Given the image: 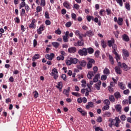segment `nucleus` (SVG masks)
Masks as SVG:
<instances>
[{
	"label": "nucleus",
	"instance_id": "obj_1",
	"mask_svg": "<svg viewBox=\"0 0 131 131\" xmlns=\"http://www.w3.org/2000/svg\"><path fill=\"white\" fill-rule=\"evenodd\" d=\"M78 63L79 64L77 65V68L79 70H82V67H85L86 66V61L85 60L79 61Z\"/></svg>",
	"mask_w": 131,
	"mask_h": 131
},
{
	"label": "nucleus",
	"instance_id": "obj_2",
	"mask_svg": "<svg viewBox=\"0 0 131 131\" xmlns=\"http://www.w3.org/2000/svg\"><path fill=\"white\" fill-rule=\"evenodd\" d=\"M87 60L88 61V63H86L87 69H91V68H93V64L96 63V61H95V59L91 58H88Z\"/></svg>",
	"mask_w": 131,
	"mask_h": 131
},
{
	"label": "nucleus",
	"instance_id": "obj_3",
	"mask_svg": "<svg viewBox=\"0 0 131 131\" xmlns=\"http://www.w3.org/2000/svg\"><path fill=\"white\" fill-rule=\"evenodd\" d=\"M78 53L80 56H85L88 55V50L86 48H83L82 49H79L78 51Z\"/></svg>",
	"mask_w": 131,
	"mask_h": 131
},
{
	"label": "nucleus",
	"instance_id": "obj_4",
	"mask_svg": "<svg viewBox=\"0 0 131 131\" xmlns=\"http://www.w3.org/2000/svg\"><path fill=\"white\" fill-rule=\"evenodd\" d=\"M51 76H53L54 79H58V70L56 68H54L52 70V73L50 74Z\"/></svg>",
	"mask_w": 131,
	"mask_h": 131
},
{
	"label": "nucleus",
	"instance_id": "obj_5",
	"mask_svg": "<svg viewBox=\"0 0 131 131\" xmlns=\"http://www.w3.org/2000/svg\"><path fill=\"white\" fill-rule=\"evenodd\" d=\"M35 23H36L35 19H33L31 23L29 26L30 29H35V28H36V25Z\"/></svg>",
	"mask_w": 131,
	"mask_h": 131
},
{
	"label": "nucleus",
	"instance_id": "obj_6",
	"mask_svg": "<svg viewBox=\"0 0 131 131\" xmlns=\"http://www.w3.org/2000/svg\"><path fill=\"white\" fill-rule=\"evenodd\" d=\"M123 54L124 56H123V59L124 60H127V57H129V53H128V51L125 49H123L122 50Z\"/></svg>",
	"mask_w": 131,
	"mask_h": 131
},
{
	"label": "nucleus",
	"instance_id": "obj_7",
	"mask_svg": "<svg viewBox=\"0 0 131 131\" xmlns=\"http://www.w3.org/2000/svg\"><path fill=\"white\" fill-rule=\"evenodd\" d=\"M76 51H77V49L75 47H70L68 49V52L70 53V54H74V53H76Z\"/></svg>",
	"mask_w": 131,
	"mask_h": 131
},
{
	"label": "nucleus",
	"instance_id": "obj_8",
	"mask_svg": "<svg viewBox=\"0 0 131 131\" xmlns=\"http://www.w3.org/2000/svg\"><path fill=\"white\" fill-rule=\"evenodd\" d=\"M45 58L48 59V60H49V61H52V60L55 58V54L51 53L50 54H46L45 55Z\"/></svg>",
	"mask_w": 131,
	"mask_h": 131
},
{
	"label": "nucleus",
	"instance_id": "obj_9",
	"mask_svg": "<svg viewBox=\"0 0 131 131\" xmlns=\"http://www.w3.org/2000/svg\"><path fill=\"white\" fill-rule=\"evenodd\" d=\"M108 121L111 122L110 123L108 124V126H110V127H112L113 125H115L117 121V119H112V118H110Z\"/></svg>",
	"mask_w": 131,
	"mask_h": 131
},
{
	"label": "nucleus",
	"instance_id": "obj_10",
	"mask_svg": "<svg viewBox=\"0 0 131 131\" xmlns=\"http://www.w3.org/2000/svg\"><path fill=\"white\" fill-rule=\"evenodd\" d=\"M43 30H45V26L43 25H41L39 28L37 30V33L38 34H41Z\"/></svg>",
	"mask_w": 131,
	"mask_h": 131
},
{
	"label": "nucleus",
	"instance_id": "obj_11",
	"mask_svg": "<svg viewBox=\"0 0 131 131\" xmlns=\"http://www.w3.org/2000/svg\"><path fill=\"white\" fill-rule=\"evenodd\" d=\"M63 6L66 9H68V10H70V9H71V6H70V4H69L68 1L64 2L63 3Z\"/></svg>",
	"mask_w": 131,
	"mask_h": 131
},
{
	"label": "nucleus",
	"instance_id": "obj_12",
	"mask_svg": "<svg viewBox=\"0 0 131 131\" xmlns=\"http://www.w3.org/2000/svg\"><path fill=\"white\" fill-rule=\"evenodd\" d=\"M108 46L110 48L113 46V45L115 44V40L114 38H112L111 40H109L107 41Z\"/></svg>",
	"mask_w": 131,
	"mask_h": 131
},
{
	"label": "nucleus",
	"instance_id": "obj_13",
	"mask_svg": "<svg viewBox=\"0 0 131 131\" xmlns=\"http://www.w3.org/2000/svg\"><path fill=\"white\" fill-rule=\"evenodd\" d=\"M94 34L95 33L94 32V31L89 30L86 32V35H87V36H88L89 37L94 36Z\"/></svg>",
	"mask_w": 131,
	"mask_h": 131
},
{
	"label": "nucleus",
	"instance_id": "obj_14",
	"mask_svg": "<svg viewBox=\"0 0 131 131\" xmlns=\"http://www.w3.org/2000/svg\"><path fill=\"white\" fill-rule=\"evenodd\" d=\"M122 38L124 41H129V37H128V36L126 34H124L122 36Z\"/></svg>",
	"mask_w": 131,
	"mask_h": 131
},
{
	"label": "nucleus",
	"instance_id": "obj_15",
	"mask_svg": "<svg viewBox=\"0 0 131 131\" xmlns=\"http://www.w3.org/2000/svg\"><path fill=\"white\" fill-rule=\"evenodd\" d=\"M115 72L117 73V74H121V73H122V71H121L120 67L118 66H116V67H115Z\"/></svg>",
	"mask_w": 131,
	"mask_h": 131
},
{
	"label": "nucleus",
	"instance_id": "obj_16",
	"mask_svg": "<svg viewBox=\"0 0 131 131\" xmlns=\"http://www.w3.org/2000/svg\"><path fill=\"white\" fill-rule=\"evenodd\" d=\"M70 93V87L68 88V90H63V94L66 95L67 97H69V94Z\"/></svg>",
	"mask_w": 131,
	"mask_h": 131
},
{
	"label": "nucleus",
	"instance_id": "obj_17",
	"mask_svg": "<svg viewBox=\"0 0 131 131\" xmlns=\"http://www.w3.org/2000/svg\"><path fill=\"white\" fill-rule=\"evenodd\" d=\"M70 59L72 64H77V63H78V62L79 61V60L77 59V58H73L72 57H71Z\"/></svg>",
	"mask_w": 131,
	"mask_h": 131
},
{
	"label": "nucleus",
	"instance_id": "obj_18",
	"mask_svg": "<svg viewBox=\"0 0 131 131\" xmlns=\"http://www.w3.org/2000/svg\"><path fill=\"white\" fill-rule=\"evenodd\" d=\"M115 108L117 112H121V109L122 107L120 104H117Z\"/></svg>",
	"mask_w": 131,
	"mask_h": 131
},
{
	"label": "nucleus",
	"instance_id": "obj_19",
	"mask_svg": "<svg viewBox=\"0 0 131 131\" xmlns=\"http://www.w3.org/2000/svg\"><path fill=\"white\" fill-rule=\"evenodd\" d=\"M87 52L88 54H90V55H92V54H94V49L92 47H89L86 49Z\"/></svg>",
	"mask_w": 131,
	"mask_h": 131
},
{
	"label": "nucleus",
	"instance_id": "obj_20",
	"mask_svg": "<svg viewBox=\"0 0 131 131\" xmlns=\"http://www.w3.org/2000/svg\"><path fill=\"white\" fill-rule=\"evenodd\" d=\"M123 22V18L121 17H118L117 23L118 25H120V26H122V23Z\"/></svg>",
	"mask_w": 131,
	"mask_h": 131
},
{
	"label": "nucleus",
	"instance_id": "obj_21",
	"mask_svg": "<svg viewBox=\"0 0 131 131\" xmlns=\"http://www.w3.org/2000/svg\"><path fill=\"white\" fill-rule=\"evenodd\" d=\"M121 68H123L125 71H127V70H128V66L127 64H126L125 63H122Z\"/></svg>",
	"mask_w": 131,
	"mask_h": 131
},
{
	"label": "nucleus",
	"instance_id": "obj_22",
	"mask_svg": "<svg viewBox=\"0 0 131 131\" xmlns=\"http://www.w3.org/2000/svg\"><path fill=\"white\" fill-rule=\"evenodd\" d=\"M77 42L78 47H83L84 46L83 40H78Z\"/></svg>",
	"mask_w": 131,
	"mask_h": 131
},
{
	"label": "nucleus",
	"instance_id": "obj_23",
	"mask_svg": "<svg viewBox=\"0 0 131 131\" xmlns=\"http://www.w3.org/2000/svg\"><path fill=\"white\" fill-rule=\"evenodd\" d=\"M109 61L111 63L112 65H114V59L113 58V56L111 55H108Z\"/></svg>",
	"mask_w": 131,
	"mask_h": 131
},
{
	"label": "nucleus",
	"instance_id": "obj_24",
	"mask_svg": "<svg viewBox=\"0 0 131 131\" xmlns=\"http://www.w3.org/2000/svg\"><path fill=\"white\" fill-rule=\"evenodd\" d=\"M118 86H119L121 90H125V85L122 82L119 83Z\"/></svg>",
	"mask_w": 131,
	"mask_h": 131
},
{
	"label": "nucleus",
	"instance_id": "obj_25",
	"mask_svg": "<svg viewBox=\"0 0 131 131\" xmlns=\"http://www.w3.org/2000/svg\"><path fill=\"white\" fill-rule=\"evenodd\" d=\"M114 96L116 99L117 100H118V99L120 98L121 97V95H120V93L118 92H117L114 93Z\"/></svg>",
	"mask_w": 131,
	"mask_h": 131
},
{
	"label": "nucleus",
	"instance_id": "obj_26",
	"mask_svg": "<svg viewBox=\"0 0 131 131\" xmlns=\"http://www.w3.org/2000/svg\"><path fill=\"white\" fill-rule=\"evenodd\" d=\"M112 47L113 49V54H115V53H117V52H116V50H117V45H116V44H114Z\"/></svg>",
	"mask_w": 131,
	"mask_h": 131
},
{
	"label": "nucleus",
	"instance_id": "obj_27",
	"mask_svg": "<svg viewBox=\"0 0 131 131\" xmlns=\"http://www.w3.org/2000/svg\"><path fill=\"white\" fill-rule=\"evenodd\" d=\"M39 54H35L34 56L33 57V58L32 59L33 62H35V60H36L37 59H39Z\"/></svg>",
	"mask_w": 131,
	"mask_h": 131
},
{
	"label": "nucleus",
	"instance_id": "obj_28",
	"mask_svg": "<svg viewBox=\"0 0 131 131\" xmlns=\"http://www.w3.org/2000/svg\"><path fill=\"white\" fill-rule=\"evenodd\" d=\"M109 100L111 103H114V102H115V98H114V96L110 95L109 96Z\"/></svg>",
	"mask_w": 131,
	"mask_h": 131
},
{
	"label": "nucleus",
	"instance_id": "obj_29",
	"mask_svg": "<svg viewBox=\"0 0 131 131\" xmlns=\"http://www.w3.org/2000/svg\"><path fill=\"white\" fill-rule=\"evenodd\" d=\"M119 123H120V119H119V118H117V121L114 125L116 127H119Z\"/></svg>",
	"mask_w": 131,
	"mask_h": 131
},
{
	"label": "nucleus",
	"instance_id": "obj_30",
	"mask_svg": "<svg viewBox=\"0 0 131 131\" xmlns=\"http://www.w3.org/2000/svg\"><path fill=\"white\" fill-rule=\"evenodd\" d=\"M52 45L55 49H57L58 47L60 46V43L58 42H53L52 43Z\"/></svg>",
	"mask_w": 131,
	"mask_h": 131
},
{
	"label": "nucleus",
	"instance_id": "obj_31",
	"mask_svg": "<svg viewBox=\"0 0 131 131\" xmlns=\"http://www.w3.org/2000/svg\"><path fill=\"white\" fill-rule=\"evenodd\" d=\"M114 54V55H115L116 60L117 61V62H118V61H119V60H120V56H119V55H118V53H117V52H115Z\"/></svg>",
	"mask_w": 131,
	"mask_h": 131
},
{
	"label": "nucleus",
	"instance_id": "obj_32",
	"mask_svg": "<svg viewBox=\"0 0 131 131\" xmlns=\"http://www.w3.org/2000/svg\"><path fill=\"white\" fill-rule=\"evenodd\" d=\"M103 73L104 74H106V75L110 74V70H108V68H105L103 70Z\"/></svg>",
	"mask_w": 131,
	"mask_h": 131
},
{
	"label": "nucleus",
	"instance_id": "obj_33",
	"mask_svg": "<svg viewBox=\"0 0 131 131\" xmlns=\"http://www.w3.org/2000/svg\"><path fill=\"white\" fill-rule=\"evenodd\" d=\"M125 7L127 11H130V5H129V3H126L125 4Z\"/></svg>",
	"mask_w": 131,
	"mask_h": 131
},
{
	"label": "nucleus",
	"instance_id": "obj_34",
	"mask_svg": "<svg viewBox=\"0 0 131 131\" xmlns=\"http://www.w3.org/2000/svg\"><path fill=\"white\" fill-rule=\"evenodd\" d=\"M25 6H26V3H25V1H23L19 5V9H22V8H24V7H26Z\"/></svg>",
	"mask_w": 131,
	"mask_h": 131
},
{
	"label": "nucleus",
	"instance_id": "obj_35",
	"mask_svg": "<svg viewBox=\"0 0 131 131\" xmlns=\"http://www.w3.org/2000/svg\"><path fill=\"white\" fill-rule=\"evenodd\" d=\"M56 59L58 61H60V60L63 61L64 60V56L63 55H59V56L57 57Z\"/></svg>",
	"mask_w": 131,
	"mask_h": 131
},
{
	"label": "nucleus",
	"instance_id": "obj_36",
	"mask_svg": "<svg viewBox=\"0 0 131 131\" xmlns=\"http://www.w3.org/2000/svg\"><path fill=\"white\" fill-rule=\"evenodd\" d=\"M66 64L68 66H70V65L72 64L71 58H70V60L67 59L66 60Z\"/></svg>",
	"mask_w": 131,
	"mask_h": 131
},
{
	"label": "nucleus",
	"instance_id": "obj_37",
	"mask_svg": "<svg viewBox=\"0 0 131 131\" xmlns=\"http://www.w3.org/2000/svg\"><path fill=\"white\" fill-rule=\"evenodd\" d=\"M94 55L96 58H99V56H100V51L97 50L95 51Z\"/></svg>",
	"mask_w": 131,
	"mask_h": 131
},
{
	"label": "nucleus",
	"instance_id": "obj_38",
	"mask_svg": "<svg viewBox=\"0 0 131 131\" xmlns=\"http://www.w3.org/2000/svg\"><path fill=\"white\" fill-rule=\"evenodd\" d=\"M101 44L103 49H105V48H106V47H107V45H106V42H105V41H104V40H101Z\"/></svg>",
	"mask_w": 131,
	"mask_h": 131
},
{
	"label": "nucleus",
	"instance_id": "obj_39",
	"mask_svg": "<svg viewBox=\"0 0 131 131\" xmlns=\"http://www.w3.org/2000/svg\"><path fill=\"white\" fill-rule=\"evenodd\" d=\"M117 4L120 6V7H122L123 6V3L122 2V0H117L116 1Z\"/></svg>",
	"mask_w": 131,
	"mask_h": 131
},
{
	"label": "nucleus",
	"instance_id": "obj_40",
	"mask_svg": "<svg viewBox=\"0 0 131 131\" xmlns=\"http://www.w3.org/2000/svg\"><path fill=\"white\" fill-rule=\"evenodd\" d=\"M72 95H73V96H75L76 97H80V94L78 92H72Z\"/></svg>",
	"mask_w": 131,
	"mask_h": 131
},
{
	"label": "nucleus",
	"instance_id": "obj_41",
	"mask_svg": "<svg viewBox=\"0 0 131 131\" xmlns=\"http://www.w3.org/2000/svg\"><path fill=\"white\" fill-rule=\"evenodd\" d=\"M45 16L46 19H50V14H49V12H48V11L45 12Z\"/></svg>",
	"mask_w": 131,
	"mask_h": 131
},
{
	"label": "nucleus",
	"instance_id": "obj_42",
	"mask_svg": "<svg viewBox=\"0 0 131 131\" xmlns=\"http://www.w3.org/2000/svg\"><path fill=\"white\" fill-rule=\"evenodd\" d=\"M36 11L37 13H39V12H41L42 11V8L40 6H38L36 8Z\"/></svg>",
	"mask_w": 131,
	"mask_h": 131
},
{
	"label": "nucleus",
	"instance_id": "obj_43",
	"mask_svg": "<svg viewBox=\"0 0 131 131\" xmlns=\"http://www.w3.org/2000/svg\"><path fill=\"white\" fill-rule=\"evenodd\" d=\"M64 42H68V37L64 35L62 36Z\"/></svg>",
	"mask_w": 131,
	"mask_h": 131
},
{
	"label": "nucleus",
	"instance_id": "obj_44",
	"mask_svg": "<svg viewBox=\"0 0 131 131\" xmlns=\"http://www.w3.org/2000/svg\"><path fill=\"white\" fill-rule=\"evenodd\" d=\"M61 78H62L64 81H66V80L67 79V76H66V74H62L61 76Z\"/></svg>",
	"mask_w": 131,
	"mask_h": 131
},
{
	"label": "nucleus",
	"instance_id": "obj_45",
	"mask_svg": "<svg viewBox=\"0 0 131 131\" xmlns=\"http://www.w3.org/2000/svg\"><path fill=\"white\" fill-rule=\"evenodd\" d=\"M40 6L41 7L46 6V0H41Z\"/></svg>",
	"mask_w": 131,
	"mask_h": 131
},
{
	"label": "nucleus",
	"instance_id": "obj_46",
	"mask_svg": "<svg viewBox=\"0 0 131 131\" xmlns=\"http://www.w3.org/2000/svg\"><path fill=\"white\" fill-rule=\"evenodd\" d=\"M81 83H82V86L83 88H85V84H86V81H85V80H82L81 81Z\"/></svg>",
	"mask_w": 131,
	"mask_h": 131
},
{
	"label": "nucleus",
	"instance_id": "obj_47",
	"mask_svg": "<svg viewBox=\"0 0 131 131\" xmlns=\"http://www.w3.org/2000/svg\"><path fill=\"white\" fill-rule=\"evenodd\" d=\"M104 103L105 105H110V101L109 100V99H105V100L104 101Z\"/></svg>",
	"mask_w": 131,
	"mask_h": 131
},
{
	"label": "nucleus",
	"instance_id": "obj_48",
	"mask_svg": "<svg viewBox=\"0 0 131 131\" xmlns=\"http://www.w3.org/2000/svg\"><path fill=\"white\" fill-rule=\"evenodd\" d=\"M126 118V117L125 116V115H122V116H121L120 117V119L121 120H122V121H125V119Z\"/></svg>",
	"mask_w": 131,
	"mask_h": 131
},
{
	"label": "nucleus",
	"instance_id": "obj_49",
	"mask_svg": "<svg viewBox=\"0 0 131 131\" xmlns=\"http://www.w3.org/2000/svg\"><path fill=\"white\" fill-rule=\"evenodd\" d=\"M14 21L15 23H17V24H19L20 23V18L19 17H17L14 18Z\"/></svg>",
	"mask_w": 131,
	"mask_h": 131
},
{
	"label": "nucleus",
	"instance_id": "obj_50",
	"mask_svg": "<svg viewBox=\"0 0 131 131\" xmlns=\"http://www.w3.org/2000/svg\"><path fill=\"white\" fill-rule=\"evenodd\" d=\"M71 25H72V23H71V21L67 22L66 24V27H68V28L70 27L71 26Z\"/></svg>",
	"mask_w": 131,
	"mask_h": 131
},
{
	"label": "nucleus",
	"instance_id": "obj_51",
	"mask_svg": "<svg viewBox=\"0 0 131 131\" xmlns=\"http://www.w3.org/2000/svg\"><path fill=\"white\" fill-rule=\"evenodd\" d=\"M74 9H75L76 10H79L80 6L78 5V4H74L73 6Z\"/></svg>",
	"mask_w": 131,
	"mask_h": 131
},
{
	"label": "nucleus",
	"instance_id": "obj_52",
	"mask_svg": "<svg viewBox=\"0 0 131 131\" xmlns=\"http://www.w3.org/2000/svg\"><path fill=\"white\" fill-rule=\"evenodd\" d=\"M55 33L56 34H58L59 35H60V34L62 33V32L61 31V30H60V28H58L57 30L55 31Z\"/></svg>",
	"mask_w": 131,
	"mask_h": 131
},
{
	"label": "nucleus",
	"instance_id": "obj_53",
	"mask_svg": "<svg viewBox=\"0 0 131 131\" xmlns=\"http://www.w3.org/2000/svg\"><path fill=\"white\" fill-rule=\"evenodd\" d=\"M71 16L73 20L75 21L76 20V14H75V13H72Z\"/></svg>",
	"mask_w": 131,
	"mask_h": 131
},
{
	"label": "nucleus",
	"instance_id": "obj_54",
	"mask_svg": "<svg viewBox=\"0 0 131 131\" xmlns=\"http://www.w3.org/2000/svg\"><path fill=\"white\" fill-rule=\"evenodd\" d=\"M34 97L35 99H36V98H37V97H38V92H37V91H35L34 92Z\"/></svg>",
	"mask_w": 131,
	"mask_h": 131
},
{
	"label": "nucleus",
	"instance_id": "obj_55",
	"mask_svg": "<svg viewBox=\"0 0 131 131\" xmlns=\"http://www.w3.org/2000/svg\"><path fill=\"white\" fill-rule=\"evenodd\" d=\"M107 79V76L103 75L101 76V80H106Z\"/></svg>",
	"mask_w": 131,
	"mask_h": 131
},
{
	"label": "nucleus",
	"instance_id": "obj_56",
	"mask_svg": "<svg viewBox=\"0 0 131 131\" xmlns=\"http://www.w3.org/2000/svg\"><path fill=\"white\" fill-rule=\"evenodd\" d=\"M110 108V106L109 105H105L103 106V108H102V110L104 111V110H108Z\"/></svg>",
	"mask_w": 131,
	"mask_h": 131
},
{
	"label": "nucleus",
	"instance_id": "obj_57",
	"mask_svg": "<svg viewBox=\"0 0 131 131\" xmlns=\"http://www.w3.org/2000/svg\"><path fill=\"white\" fill-rule=\"evenodd\" d=\"M82 116H85L88 114V113L85 111H83L81 113Z\"/></svg>",
	"mask_w": 131,
	"mask_h": 131
},
{
	"label": "nucleus",
	"instance_id": "obj_58",
	"mask_svg": "<svg viewBox=\"0 0 131 131\" xmlns=\"http://www.w3.org/2000/svg\"><path fill=\"white\" fill-rule=\"evenodd\" d=\"M123 93L124 94V95H128L129 94V90L128 89L124 90L123 91Z\"/></svg>",
	"mask_w": 131,
	"mask_h": 131
},
{
	"label": "nucleus",
	"instance_id": "obj_59",
	"mask_svg": "<svg viewBox=\"0 0 131 131\" xmlns=\"http://www.w3.org/2000/svg\"><path fill=\"white\" fill-rule=\"evenodd\" d=\"M96 121L97 122H102V117H99L96 120Z\"/></svg>",
	"mask_w": 131,
	"mask_h": 131
},
{
	"label": "nucleus",
	"instance_id": "obj_60",
	"mask_svg": "<svg viewBox=\"0 0 131 131\" xmlns=\"http://www.w3.org/2000/svg\"><path fill=\"white\" fill-rule=\"evenodd\" d=\"M106 12L107 13V15H110L111 14L112 11H111V9H107L106 10Z\"/></svg>",
	"mask_w": 131,
	"mask_h": 131
},
{
	"label": "nucleus",
	"instance_id": "obj_61",
	"mask_svg": "<svg viewBox=\"0 0 131 131\" xmlns=\"http://www.w3.org/2000/svg\"><path fill=\"white\" fill-rule=\"evenodd\" d=\"M45 24H46V25H51V21L49 19H47L45 21Z\"/></svg>",
	"mask_w": 131,
	"mask_h": 131
},
{
	"label": "nucleus",
	"instance_id": "obj_62",
	"mask_svg": "<svg viewBox=\"0 0 131 131\" xmlns=\"http://www.w3.org/2000/svg\"><path fill=\"white\" fill-rule=\"evenodd\" d=\"M25 14V9H22L21 12L20 13V16H24Z\"/></svg>",
	"mask_w": 131,
	"mask_h": 131
},
{
	"label": "nucleus",
	"instance_id": "obj_63",
	"mask_svg": "<svg viewBox=\"0 0 131 131\" xmlns=\"http://www.w3.org/2000/svg\"><path fill=\"white\" fill-rule=\"evenodd\" d=\"M95 131H104L103 129L101 128L100 127H97L95 128Z\"/></svg>",
	"mask_w": 131,
	"mask_h": 131
},
{
	"label": "nucleus",
	"instance_id": "obj_64",
	"mask_svg": "<svg viewBox=\"0 0 131 131\" xmlns=\"http://www.w3.org/2000/svg\"><path fill=\"white\" fill-rule=\"evenodd\" d=\"M9 80L10 82H14V77L13 76L10 77Z\"/></svg>",
	"mask_w": 131,
	"mask_h": 131
}]
</instances>
